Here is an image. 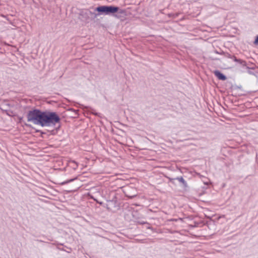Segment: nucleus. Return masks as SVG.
I'll use <instances>...</instances> for the list:
<instances>
[{
  "mask_svg": "<svg viewBox=\"0 0 258 258\" xmlns=\"http://www.w3.org/2000/svg\"><path fill=\"white\" fill-rule=\"evenodd\" d=\"M119 10V8L113 6H101L98 7L96 9V11L100 13H104L105 15H109L117 12Z\"/></svg>",
  "mask_w": 258,
  "mask_h": 258,
  "instance_id": "2",
  "label": "nucleus"
},
{
  "mask_svg": "<svg viewBox=\"0 0 258 258\" xmlns=\"http://www.w3.org/2000/svg\"><path fill=\"white\" fill-rule=\"evenodd\" d=\"M38 241H39V242H42L41 240H37Z\"/></svg>",
  "mask_w": 258,
  "mask_h": 258,
  "instance_id": "11",
  "label": "nucleus"
},
{
  "mask_svg": "<svg viewBox=\"0 0 258 258\" xmlns=\"http://www.w3.org/2000/svg\"><path fill=\"white\" fill-rule=\"evenodd\" d=\"M233 58H234V60L236 62H238L239 63H240V64H241L242 66H245L246 64V63L245 61L244 60H242L241 59H237L236 57L235 56H233Z\"/></svg>",
  "mask_w": 258,
  "mask_h": 258,
  "instance_id": "7",
  "label": "nucleus"
},
{
  "mask_svg": "<svg viewBox=\"0 0 258 258\" xmlns=\"http://www.w3.org/2000/svg\"><path fill=\"white\" fill-rule=\"evenodd\" d=\"M214 73L220 80L225 81L226 79V77L219 71H215Z\"/></svg>",
  "mask_w": 258,
  "mask_h": 258,
  "instance_id": "4",
  "label": "nucleus"
},
{
  "mask_svg": "<svg viewBox=\"0 0 258 258\" xmlns=\"http://www.w3.org/2000/svg\"><path fill=\"white\" fill-rule=\"evenodd\" d=\"M74 179H70V180H68V181H65V182H63V183H62V184L67 183H68V182H71V181H73Z\"/></svg>",
  "mask_w": 258,
  "mask_h": 258,
  "instance_id": "10",
  "label": "nucleus"
},
{
  "mask_svg": "<svg viewBox=\"0 0 258 258\" xmlns=\"http://www.w3.org/2000/svg\"><path fill=\"white\" fill-rule=\"evenodd\" d=\"M129 189H130L128 188H126L125 189V190L124 192L126 196L130 198H133L135 197L136 196V195H137L136 193L135 192V193H134L133 194H130V193L128 192Z\"/></svg>",
  "mask_w": 258,
  "mask_h": 258,
  "instance_id": "6",
  "label": "nucleus"
},
{
  "mask_svg": "<svg viewBox=\"0 0 258 258\" xmlns=\"http://www.w3.org/2000/svg\"><path fill=\"white\" fill-rule=\"evenodd\" d=\"M97 15H98L96 13L88 10H85L81 12L80 13V19L83 21L88 22V20L90 16L93 17V19H95L97 17Z\"/></svg>",
  "mask_w": 258,
  "mask_h": 258,
  "instance_id": "3",
  "label": "nucleus"
},
{
  "mask_svg": "<svg viewBox=\"0 0 258 258\" xmlns=\"http://www.w3.org/2000/svg\"><path fill=\"white\" fill-rule=\"evenodd\" d=\"M71 163L75 164V166L73 167L74 169H75L78 167V165H77V163L75 161H72V162H71Z\"/></svg>",
  "mask_w": 258,
  "mask_h": 258,
  "instance_id": "8",
  "label": "nucleus"
},
{
  "mask_svg": "<svg viewBox=\"0 0 258 258\" xmlns=\"http://www.w3.org/2000/svg\"><path fill=\"white\" fill-rule=\"evenodd\" d=\"M174 179H176V180H177L178 181H179L180 182L182 183L183 186L184 187H186L187 186V182H186V181L183 179V178L182 177H177L175 178H174Z\"/></svg>",
  "mask_w": 258,
  "mask_h": 258,
  "instance_id": "5",
  "label": "nucleus"
},
{
  "mask_svg": "<svg viewBox=\"0 0 258 258\" xmlns=\"http://www.w3.org/2000/svg\"><path fill=\"white\" fill-rule=\"evenodd\" d=\"M27 121L42 126L55 125L60 122V118L56 112L42 111L34 109L30 110L27 115Z\"/></svg>",
  "mask_w": 258,
  "mask_h": 258,
  "instance_id": "1",
  "label": "nucleus"
},
{
  "mask_svg": "<svg viewBox=\"0 0 258 258\" xmlns=\"http://www.w3.org/2000/svg\"><path fill=\"white\" fill-rule=\"evenodd\" d=\"M254 43L255 44H258V36L256 37V38L254 40Z\"/></svg>",
  "mask_w": 258,
  "mask_h": 258,
  "instance_id": "9",
  "label": "nucleus"
}]
</instances>
